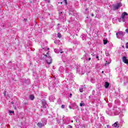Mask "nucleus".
I'll return each mask as SVG.
<instances>
[{"instance_id":"30","label":"nucleus","mask_w":128,"mask_h":128,"mask_svg":"<svg viewBox=\"0 0 128 128\" xmlns=\"http://www.w3.org/2000/svg\"><path fill=\"white\" fill-rule=\"evenodd\" d=\"M122 18H120L119 20H118V21L119 22H122Z\"/></svg>"},{"instance_id":"17","label":"nucleus","mask_w":128,"mask_h":128,"mask_svg":"<svg viewBox=\"0 0 128 128\" xmlns=\"http://www.w3.org/2000/svg\"><path fill=\"white\" fill-rule=\"evenodd\" d=\"M80 92H84V87L81 86L79 90Z\"/></svg>"},{"instance_id":"18","label":"nucleus","mask_w":128,"mask_h":128,"mask_svg":"<svg viewBox=\"0 0 128 128\" xmlns=\"http://www.w3.org/2000/svg\"><path fill=\"white\" fill-rule=\"evenodd\" d=\"M82 39L83 40H86V36H84L82 37Z\"/></svg>"},{"instance_id":"45","label":"nucleus","mask_w":128,"mask_h":128,"mask_svg":"<svg viewBox=\"0 0 128 128\" xmlns=\"http://www.w3.org/2000/svg\"><path fill=\"white\" fill-rule=\"evenodd\" d=\"M48 50H50V48H48Z\"/></svg>"},{"instance_id":"31","label":"nucleus","mask_w":128,"mask_h":128,"mask_svg":"<svg viewBox=\"0 0 128 128\" xmlns=\"http://www.w3.org/2000/svg\"><path fill=\"white\" fill-rule=\"evenodd\" d=\"M96 58L98 59V60H100V59L98 58V56H96Z\"/></svg>"},{"instance_id":"38","label":"nucleus","mask_w":128,"mask_h":128,"mask_svg":"<svg viewBox=\"0 0 128 128\" xmlns=\"http://www.w3.org/2000/svg\"><path fill=\"white\" fill-rule=\"evenodd\" d=\"M3 28H6V26L3 25Z\"/></svg>"},{"instance_id":"6","label":"nucleus","mask_w":128,"mask_h":128,"mask_svg":"<svg viewBox=\"0 0 128 128\" xmlns=\"http://www.w3.org/2000/svg\"><path fill=\"white\" fill-rule=\"evenodd\" d=\"M116 36L118 38H122L124 36V32L122 31H120L116 33Z\"/></svg>"},{"instance_id":"44","label":"nucleus","mask_w":128,"mask_h":128,"mask_svg":"<svg viewBox=\"0 0 128 128\" xmlns=\"http://www.w3.org/2000/svg\"><path fill=\"white\" fill-rule=\"evenodd\" d=\"M122 47L124 48V46H122Z\"/></svg>"},{"instance_id":"22","label":"nucleus","mask_w":128,"mask_h":128,"mask_svg":"<svg viewBox=\"0 0 128 128\" xmlns=\"http://www.w3.org/2000/svg\"><path fill=\"white\" fill-rule=\"evenodd\" d=\"M80 106H84V103H80Z\"/></svg>"},{"instance_id":"36","label":"nucleus","mask_w":128,"mask_h":128,"mask_svg":"<svg viewBox=\"0 0 128 128\" xmlns=\"http://www.w3.org/2000/svg\"><path fill=\"white\" fill-rule=\"evenodd\" d=\"M69 128H72V126H69Z\"/></svg>"},{"instance_id":"1","label":"nucleus","mask_w":128,"mask_h":128,"mask_svg":"<svg viewBox=\"0 0 128 128\" xmlns=\"http://www.w3.org/2000/svg\"><path fill=\"white\" fill-rule=\"evenodd\" d=\"M121 18L122 19V22H126V21L128 20V13L126 12H124L121 16Z\"/></svg>"},{"instance_id":"3","label":"nucleus","mask_w":128,"mask_h":128,"mask_svg":"<svg viewBox=\"0 0 128 128\" xmlns=\"http://www.w3.org/2000/svg\"><path fill=\"white\" fill-rule=\"evenodd\" d=\"M116 108L113 109L112 110H110L108 109L106 110V112L107 114H108V116H114V112H116Z\"/></svg>"},{"instance_id":"15","label":"nucleus","mask_w":128,"mask_h":128,"mask_svg":"<svg viewBox=\"0 0 128 128\" xmlns=\"http://www.w3.org/2000/svg\"><path fill=\"white\" fill-rule=\"evenodd\" d=\"M110 86V83L108 82H105V88H108Z\"/></svg>"},{"instance_id":"9","label":"nucleus","mask_w":128,"mask_h":128,"mask_svg":"<svg viewBox=\"0 0 128 128\" xmlns=\"http://www.w3.org/2000/svg\"><path fill=\"white\" fill-rule=\"evenodd\" d=\"M122 60L123 62H124V64H128V60L126 56H123Z\"/></svg>"},{"instance_id":"8","label":"nucleus","mask_w":128,"mask_h":128,"mask_svg":"<svg viewBox=\"0 0 128 128\" xmlns=\"http://www.w3.org/2000/svg\"><path fill=\"white\" fill-rule=\"evenodd\" d=\"M54 52L56 54H60H60H63V52H64V51H62V50H58V49H54Z\"/></svg>"},{"instance_id":"12","label":"nucleus","mask_w":128,"mask_h":128,"mask_svg":"<svg viewBox=\"0 0 128 128\" xmlns=\"http://www.w3.org/2000/svg\"><path fill=\"white\" fill-rule=\"evenodd\" d=\"M112 126L114 128H120V124H118V122H116L112 125Z\"/></svg>"},{"instance_id":"42","label":"nucleus","mask_w":128,"mask_h":128,"mask_svg":"<svg viewBox=\"0 0 128 128\" xmlns=\"http://www.w3.org/2000/svg\"><path fill=\"white\" fill-rule=\"evenodd\" d=\"M58 26H60V24H58Z\"/></svg>"},{"instance_id":"24","label":"nucleus","mask_w":128,"mask_h":128,"mask_svg":"<svg viewBox=\"0 0 128 128\" xmlns=\"http://www.w3.org/2000/svg\"><path fill=\"white\" fill-rule=\"evenodd\" d=\"M126 48H128V42L126 44Z\"/></svg>"},{"instance_id":"20","label":"nucleus","mask_w":128,"mask_h":128,"mask_svg":"<svg viewBox=\"0 0 128 128\" xmlns=\"http://www.w3.org/2000/svg\"><path fill=\"white\" fill-rule=\"evenodd\" d=\"M58 37L59 38H62V34H60V33H58L57 34Z\"/></svg>"},{"instance_id":"29","label":"nucleus","mask_w":128,"mask_h":128,"mask_svg":"<svg viewBox=\"0 0 128 128\" xmlns=\"http://www.w3.org/2000/svg\"><path fill=\"white\" fill-rule=\"evenodd\" d=\"M27 20H28V19H26V18L24 19V22H26Z\"/></svg>"},{"instance_id":"4","label":"nucleus","mask_w":128,"mask_h":128,"mask_svg":"<svg viewBox=\"0 0 128 128\" xmlns=\"http://www.w3.org/2000/svg\"><path fill=\"white\" fill-rule=\"evenodd\" d=\"M82 58L84 60H85L86 62H90V60H92V58L90 57V55H88V54H84Z\"/></svg>"},{"instance_id":"28","label":"nucleus","mask_w":128,"mask_h":128,"mask_svg":"<svg viewBox=\"0 0 128 128\" xmlns=\"http://www.w3.org/2000/svg\"><path fill=\"white\" fill-rule=\"evenodd\" d=\"M74 44H78V42L76 41V42H74Z\"/></svg>"},{"instance_id":"37","label":"nucleus","mask_w":128,"mask_h":128,"mask_svg":"<svg viewBox=\"0 0 128 128\" xmlns=\"http://www.w3.org/2000/svg\"><path fill=\"white\" fill-rule=\"evenodd\" d=\"M92 16H94V14H92Z\"/></svg>"},{"instance_id":"41","label":"nucleus","mask_w":128,"mask_h":128,"mask_svg":"<svg viewBox=\"0 0 128 128\" xmlns=\"http://www.w3.org/2000/svg\"><path fill=\"white\" fill-rule=\"evenodd\" d=\"M71 122H74V120H71Z\"/></svg>"},{"instance_id":"7","label":"nucleus","mask_w":128,"mask_h":128,"mask_svg":"<svg viewBox=\"0 0 128 128\" xmlns=\"http://www.w3.org/2000/svg\"><path fill=\"white\" fill-rule=\"evenodd\" d=\"M42 104L43 106V108H46V106H48V104H46V101L44 99L42 100Z\"/></svg>"},{"instance_id":"27","label":"nucleus","mask_w":128,"mask_h":128,"mask_svg":"<svg viewBox=\"0 0 128 128\" xmlns=\"http://www.w3.org/2000/svg\"><path fill=\"white\" fill-rule=\"evenodd\" d=\"M64 2H65L66 4H68V1H67V0H64Z\"/></svg>"},{"instance_id":"5","label":"nucleus","mask_w":128,"mask_h":128,"mask_svg":"<svg viewBox=\"0 0 128 128\" xmlns=\"http://www.w3.org/2000/svg\"><path fill=\"white\" fill-rule=\"evenodd\" d=\"M122 3L119 2L117 3L116 5H114L113 6V8L114 10H118L120 6H122Z\"/></svg>"},{"instance_id":"14","label":"nucleus","mask_w":128,"mask_h":128,"mask_svg":"<svg viewBox=\"0 0 128 128\" xmlns=\"http://www.w3.org/2000/svg\"><path fill=\"white\" fill-rule=\"evenodd\" d=\"M110 62H112V60L109 59L108 60L106 61V62L105 63V66H106L108 64H110Z\"/></svg>"},{"instance_id":"10","label":"nucleus","mask_w":128,"mask_h":128,"mask_svg":"<svg viewBox=\"0 0 128 128\" xmlns=\"http://www.w3.org/2000/svg\"><path fill=\"white\" fill-rule=\"evenodd\" d=\"M114 112V116H118V114H120V109L116 110L115 108Z\"/></svg>"},{"instance_id":"40","label":"nucleus","mask_w":128,"mask_h":128,"mask_svg":"<svg viewBox=\"0 0 128 128\" xmlns=\"http://www.w3.org/2000/svg\"><path fill=\"white\" fill-rule=\"evenodd\" d=\"M70 110H72V108L71 106H70Z\"/></svg>"},{"instance_id":"13","label":"nucleus","mask_w":128,"mask_h":128,"mask_svg":"<svg viewBox=\"0 0 128 128\" xmlns=\"http://www.w3.org/2000/svg\"><path fill=\"white\" fill-rule=\"evenodd\" d=\"M38 126V128H42V126H44V124H43L42 122H38L37 124Z\"/></svg>"},{"instance_id":"32","label":"nucleus","mask_w":128,"mask_h":128,"mask_svg":"<svg viewBox=\"0 0 128 128\" xmlns=\"http://www.w3.org/2000/svg\"><path fill=\"white\" fill-rule=\"evenodd\" d=\"M126 32H127V34H128V28L126 30Z\"/></svg>"},{"instance_id":"25","label":"nucleus","mask_w":128,"mask_h":128,"mask_svg":"<svg viewBox=\"0 0 128 128\" xmlns=\"http://www.w3.org/2000/svg\"><path fill=\"white\" fill-rule=\"evenodd\" d=\"M108 54H109L108 52H106V56H108Z\"/></svg>"},{"instance_id":"21","label":"nucleus","mask_w":128,"mask_h":128,"mask_svg":"<svg viewBox=\"0 0 128 128\" xmlns=\"http://www.w3.org/2000/svg\"><path fill=\"white\" fill-rule=\"evenodd\" d=\"M7 26H8V28L12 26V24L10 22H8L7 24Z\"/></svg>"},{"instance_id":"2","label":"nucleus","mask_w":128,"mask_h":128,"mask_svg":"<svg viewBox=\"0 0 128 128\" xmlns=\"http://www.w3.org/2000/svg\"><path fill=\"white\" fill-rule=\"evenodd\" d=\"M46 60L47 64H52V58L48 55V52H47V54H45Z\"/></svg>"},{"instance_id":"43","label":"nucleus","mask_w":128,"mask_h":128,"mask_svg":"<svg viewBox=\"0 0 128 128\" xmlns=\"http://www.w3.org/2000/svg\"><path fill=\"white\" fill-rule=\"evenodd\" d=\"M102 74H104V71H102Z\"/></svg>"},{"instance_id":"33","label":"nucleus","mask_w":128,"mask_h":128,"mask_svg":"<svg viewBox=\"0 0 128 128\" xmlns=\"http://www.w3.org/2000/svg\"><path fill=\"white\" fill-rule=\"evenodd\" d=\"M6 92H4V96H6Z\"/></svg>"},{"instance_id":"23","label":"nucleus","mask_w":128,"mask_h":128,"mask_svg":"<svg viewBox=\"0 0 128 128\" xmlns=\"http://www.w3.org/2000/svg\"><path fill=\"white\" fill-rule=\"evenodd\" d=\"M9 113H10V114H14V111L10 110V111H9Z\"/></svg>"},{"instance_id":"16","label":"nucleus","mask_w":128,"mask_h":128,"mask_svg":"<svg viewBox=\"0 0 128 128\" xmlns=\"http://www.w3.org/2000/svg\"><path fill=\"white\" fill-rule=\"evenodd\" d=\"M30 100H34V96L33 94H31L30 96Z\"/></svg>"},{"instance_id":"26","label":"nucleus","mask_w":128,"mask_h":128,"mask_svg":"<svg viewBox=\"0 0 128 128\" xmlns=\"http://www.w3.org/2000/svg\"><path fill=\"white\" fill-rule=\"evenodd\" d=\"M64 107H65V106L64 104L62 105L61 106L62 108H64Z\"/></svg>"},{"instance_id":"39","label":"nucleus","mask_w":128,"mask_h":128,"mask_svg":"<svg viewBox=\"0 0 128 128\" xmlns=\"http://www.w3.org/2000/svg\"><path fill=\"white\" fill-rule=\"evenodd\" d=\"M75 104H76V103H74V102L72 104L73 106H74Z\"/></svg>"},{"instance_id":"34","label":"nucleus","mask_w":128,"mask_h":128,"mask_svg":"<svg viewBox=\"0 0 128 128\" xmlns=\"http://www.w3.org/2000/svg\"><path fill=\"white\" fill-rule=\"evenodd\" d=\"M72 94H70V98H72Z\"/></svg>"},{"instance_id":"35","label":"nucleus","mask_w":128,"mask_h":128,"mask_svg":"<svg viewBox=\"0 0 128 128\" xmlns=\"http://www.w3.org/2000/svg\"><path fill=\"white\" fill-rule=\"evenodd\" d=\"M46 0L48 2H50V0Z\"/></svg>"},{"instance_id":"19","label":"nucleus","mask_w":128,"mask_h":128,"mask_svg":"<svg viewBox=\"0 0 128 128\" xmlns=\"http://www.w3.org/2000/svg\"><path fill=\"white\" fill-rule=\"evenodd\" d=\"M103 42H104V44H108V40H104Z\"/></svg>"},{"instance_id":"11","label":"nucleus","mask_w":128,"mask_h":128,"mask_svg":"<svg viewBox=\"0 0 128 128\" xmlns=\"http://www.w3.org/2000/svg\"><path fill=\"white\" fill-rule=\"evenodd\" d=\"M54 100H56V97H54V96H51L49 98V100H50V102H54Z\"/></svg>"}]
</instances>
